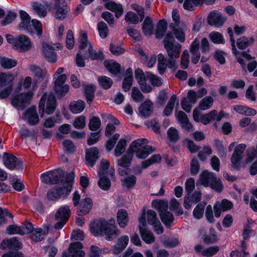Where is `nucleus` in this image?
<instances>
[{
    "label": "nucleus",
    "instance_id": "obj_1",
    "mask_svg": "<svg viewBox=\"0 0 257 257\" xmlns=\"http://www.w3.org/2000/svg\"><path fill=\"white\" fill-rule=\"evenodd\" d=\"M74 180L73 174H69L59 184L58 187L49 190L47 198L50 201H56L61 198L66 197L71 191Z\"/></svg>",
    "mask_w": 257,
    "mask_h": 257
},
{
    "label": "nucleus",
    "instance_id": "obj_2",
    "mask_svg": "<svg viewBox=\"0 0 257 257\" xmlns=\"http://www.w3.org/2000/svg\"><path fill=\"white\" fill-rule=\"evenodd\" d=\"M112 222L111 219H99L90 224L89 229L94 236H104L106 240L111 238Z\"/></svg>",
    "mask_w": 257,
    "mask_h": 257
},
{
    "label": "nucleus",
    "instance_id": "obj_3",
    "mask_svg": "<svg viewBox=\"0 0 257 257\" xmlns=\"http://www.w3.org/2000/svg\"><path fill=\"white\" fill-rule=\"evenodd\" d=\"M199 180L205 187H210L217 193H221L223 189V185L220 179H217L214 173L204 170L200 174Z\"/></svg>",
    "mask_w": 257,
    "mask_h": 257
},
{
    "label": "nucleus",
    "instance_id": "obj_4",
    "mask_svg": "<svg viewBox=\"0 0 257 257\" xmlns=\"http://www.w3.org/2000/svg\"><path fill=\"white\" fill-rule=\"evenodd\" d=\"M78 41L80 43V47L82 50H85L88 58L92 60H102L104 58V55L101 52H96L93 50L92 44L88 39L86 31L84 30L80 31Z\"/></svg>",
    "mask_w": 257,
    "mask_h": 257
},
{
    "label": "nucleus",
    "instance_id": "obj_5",
    "mask_svg": "<svg viewBox=\"0 0 257 257\" xmlns=\"http://www.w3.org/2000/svg\"><path fill=\"white\" fill-rule=\"evenodd\" d=\"M32 79L30 76H27L24 78L22 82V86L24 89L28 90L31 88V90L26 93H22L15 96L12 100L13 105L17 107H21L25 105L29 102L33 95Z\"/></svg>",
    "mask_w": 257,
    "mask_h": 257
},
{
    "label": "nucleus",
    "instance_id": "obj_6",
    "mask_svg": "<svg viewBox=\"0 0 257 257\" xmlns=\"http://www.w3.org/2000/svg\"><path fill=\"white\" fill-rule=\"evenodd\" d=\"M146 139H141L134 141L130 145V151H132L133 155L136 154L139 159H144L154 152L151 146L146 145Z\"/></svg>",
    "mask_w": 257,
    "mask_h": 257
},
{
    "label": "nucleus",
    "instance_id": "obj_7",
    "mask_svg": "<svg viewBox=\"0 0 257 257\" xmlns=\"http://www.w3.org/2000/svg\"><path fill=\"white\" fill-rule=\"evenodd\" d=\"M164 47L169 58H178L181 51L182 45L175 42L173 34L168 32L163 40Z\"/></svg>",
    "mask_w": 257,
    "mask_h": 257
},
{
    "label": "nucleus",
    "instance_id": "obj_8",
    "mask_svg": "<svg viewBox=\"0 0 257 257\" xmlns=\"http://www.w3.org/2000/svg\"><path fill=\"white\" fill-rule=\"evenodd\" d=\"M39 112L41 117L43 116L45 108L46 113L52 114L56 108V100L53 94L44 93L40 99Z\"/></svg>",
    "mask_w": 257,
    "mask_h": 257
},
{
    "label": "nucleus",
    "instance_id": "obj_9",
    "mask_svg": "<svg viewBox=\"0 0 257 257\" xmlns=\"http://www.w3.org/2000/svg\"><path fill=\"white\" fill-rule=\"evenodd\" d=\"M70 209L67 205L61 206L55 214V219L57 221L54 225L56 229H62L69 219L70 214Z\"/></svg>",
    "mask_w": 257,
    "mask_h": 257
},
{
    "label": "nucleus",
    "instance_id": "obj_10",
    "mask_svg": "<svg viewBox=\"0 0 257 257\" xmlns=\"http://www.w3.org/2000/svg\"><path fill=\"white\" fill-rule=\"evenodd\" d=\"M245 148L246 145L245 144H240L237 145L234 149L230 160L232 168L236 170H239L240 168L243 158V152Z\"/></svg>",
    "mask_w": 257,
    "mask_h": 257
},
{
    "label": "nucleus",
    "instance_id": "obj_11",
    "mask_svg": "<svg viewBox=\"0 0 257 257\" xmlns=\"http://www.w3.org/2000/svg\"><path fill=\"white\" fill-rule=\"evenodd\" d=\"M19 16L20 22L17 29L29 34H32L33 32L31 27L32 21L30 15L25 11L20 10Z\"/></svg>",
    "mask_w": 257,
    "mask_h": 257
},
{
    "label": "nucleus",
    "instance_id": "obj_12",
    "mask_svg": "<svg viewBox=\"0 0 257 257\" xmlns=\"http://www.w3.org/2000/svg\"><path fill=\"white\" fill-rule=\"evenodd\" d=\"M29 70L35 78L33 83L32 89L33 91H35L38 88V84L44 79L46 75V71L45 69H43L34 64L29 65Z\"/></svg>",
    "mask_w": 257,
    "mask_h": 257
},
{
    "label": "nucleus",
    "instance_id": "obj_13",
    "mask_svg": "<svg viewBox=\"0 0 257 257\" xmlns=\"http://www.w3.org/2000/svg\"><path fill=\"white\" fill-rule=\"evenodd\" d=\"M33 47V43L31 39L25 35L17 36V42L15 45V49L20 52H26L30 50Z\"/></svg>",
    "mask_w": 257,
    "mask_h": 257
},
{
    "label": "nucleus",
    "instance_id": "obj_14",
    "mask_svg": "<svg viewBox=\"0 0 257 257\" xmlns=\"http://www.w3.org/2000/svg\"><path fill=\"white\" fill-rule=\"evenodd\" d=\"M56 10L55 17L59 19H64L69 12V8L65 0H53Z\"/></svg>",
    "mask_w": 257,
    "mask_h": 257
},
{
    "label": "nucleus",
    "instance_id": "obj_15",
    "mask_svg": "<svg viewBox=\"0 0 257 257\" xmlns=\"http://www.w3.org/2000/svg\"><path fill=\"white\" fill-rule=\"evenodd\" d=\"M55 90L59 95H65L69 90V86L68 84H65V82L67 79L65 74H62L55 78Z\"/></svg>",
    "mask_w": 257,
    "mask_h": 257
},
{
    "label": "nucleus",
    "instance_id": "obj_16",
    "mask_svg": "<svg viewBox=\"0 0 257 257\" xmlns=\"http://www.w3.org/2000/svg\"><path fill=\"white\" fill-rule=\"evenodd\" d=\"M42 55L49 62H55L57 59L56 54L54 50L52 45L48 43L42 44L41 50Z\"/></svg>",
    "mask_w": 257,
    "mask_h": 257
},
{
    "label": "nucleus",
    "instance_id": "obj_17",
    "mask_svg": "<svg viewBox=\"0 0 257 257\" xmlns=\"http://www.w3.org/2000/svg\"><path fill=\"white\" fill-rule=\"evenodd\" d=\"M139 115L144 118L150 117L154 111L153 104L149 99H147L138 108Z\"/></svg>",
    "mask_w": 257,
    "mask_h": 257
},
{
    "label": "nucleus",
    "instance_id": "obj_18",
    "mask_svg": "<svg viewBox=\"0 0 257 257\" xmlns=\"http://www.w3.org/2000/svg\"><path fill=\"white\" fill-rule=\"evenodd\" d=\"M194 249L197 253H201L202 255L206 257H211L216 254L220 249L219 246L214 245L203 249V246L200 244H196Z\"/></svg>",
    "mask_w": 257,
    "mask_h": 257
},
{
    "label": "nucleus",
    "instance_id": "obj_19",
    "mask_svg": "<svg viewBox=\"0 0 257 257\" xmlns=\"http://www.w3.org/2000/svg\"><path fill=\"white\" fill-rule=\"evenodd\" d=\"M216 0H185L183 8L185 10L193 11L194 10V6L198 7L205 4L207 6L213 5Z\"/></svg>",
    "mask_w": 257,
    "mask_h": 257
},
{
    "label": "nucleus",
    "instance_id": "obj_20",
    "mask_svg": "<svg viewBox=\"0 0 257 257\" xmlns=\"http://www.w3.org/2000/svg\"><path fill=\"white\" fill-rule=\"evenodd\" d=\"M98 150L96 147H91L86 150V163L89 167H93L98 160Z\"/></svg>",
    "mask_w": 257,
    "mask_h": 257
},
{
    "label": "nucleus",
    "instance_id": "obj_21",
    "mask_svg": "<svg viewBox=\"0 0 257 257\" xmlns=\"http://www.w3.org/2000/svg\"><path fill=\"white\" fill-rule=\"evenodd\" d=\"M124 79L122 83V89L125 92L130 90L134 82L133 71L131 67H128L125 71Z\"/></svg>",
    "mask_w": 257,
    "mask_h": 257
},
{
    "label": "nucleus",
    "instance_id": "obj_22",
    "mask_svg": "<svg viewBox=\"0 0 257 257\" xmlns=\"http://www.w3.org/2000/svg\"><path fill=\"white\" fill-rule=\"evenodd\" d=\"M41 179L46 184H57L60 180V175L58 171L48 172L41 175Z\"/></svg>",
    "mask_w": 257,
    "mask_h": 257
},
{
    "label": "nucleus",
    "instance_id": "obj_23",
    "mask_svg": "<svg viewBox=\"0 0 257 257\" xmlns=\"http://www.w3.org/2000/svg\"><path fill=\"white\" fill-rule=\"evenodd\" d=\"M176 117L178 120L181 123L182 128L188 132H192L193 130V126L189 121L187 114L183 111L179 110Z\"/></svg>",
    "mask_w": 257,
    "mask_h": 257
},
{
    "label": "nucleus",
    "instance_id": "obj_24",
    "mask_svg": "<svg viewBox=\"0 0 257 257\" xmlns=\"http://www.w3.org/2000/svg\"><path fill=\"white\" fill-rule=\"evenodd\" d=\"M23 118L30 125L37 124L39 122V119L36 111V106L30 107L25 113Z\"/></svg>",
    "mask_w": 257,
    "mask_h": 257
},
{
    "label": "nucleus",
    "instance_id": "obj_25",
    "mask_svg": "<svg viewBox=\"0 0 257 257\" xmlns=\"http://www.w3.org/2000/svg\"><path fill=\"white\" fill-rule=\"evenodd\" d=\"M82 244L80 242L72 243L70 244L67 252L72 257H84L85 253L82 250Z\"/></svg>",
    "mask_w": 257,
    "mask_h": 257
},
{
    "label": "nucleus",
    "instance_id": "obj_26",
    "mask_svg": "<svg viewBox=\"0 0 257 257\" xmlns=\"http://www.w3.org/2000/svg\"><path fill=\"white\" fill-rule=\"evenodd\" d=\"M225 21L219 12H211L207 17V22L210 25L221 26L223 25Z\"/></svg>",
    "mask_w": 257,
    "mask_h": 257
},
{
    "label": "nucleus",
    "instance_id": "obj_27",
    "mask_svg": "<svg viewBox=\"0 0 257 257\" xmlns=\"http://www.w3.org/2000/svg\"><path fill=\"white\" fill-rule=\"evenodd\" d=\"M92 207V201L90 198L82 200L77 206V212L79 216L88 213Z\"/></svg>",
    "mask_w": 257,
    "mask_h": 257
},
{
    "label": "nucleus",
    "instance_id": "obj_28",
    "mask_svg": "<svg viewBox=\"0 0 257 257\" xmlns=\"http://www.w3.org/2000/svg\"><path fill=\"white\" fill-rule=\"evenodd\" d=\"M3 160L5 166L8 168L10 169H20L18 163H17V159L13 155L5 153L3 155Z\"/></svg>",
    "mask_w": 257,
    "mask_h": 257
},
{
    "label": "nucleus",
    "instance_id": "obj_29",
    "mask_svg": "<svg viewBox=\"0 0 257 257\" xmlns=\"http://www.w3.org/2000/svg\"><path fill=\"white\" fill-rule=\"evenodd\" d=\"M133 156V153L132 151H130L129 147L127 152L118 160V165L127 170H130V167L131 166Z\"/></svg>",
    "mask_w": 257,
    "mask_h": 257
},
{
    "label": "nucleus",
    "instance_id": "obj_30",
    "mask_svg": "<svg viewBox=\"0 0 257 257\" xmlns=\"http://www.w3.org/2000/svg\"><path fill=\"white\" fill-rule=\"evenodd\" d=\"M129 241L127 235H122L118 239L117 243L113 246V254H118L126 247Z\"/></svg>",
    "mask_w": 257,
    "mask_h": 257
},
{
    "label": "nucleus",
    "instance_id": "obj_31",
    "mask_svg": "<svg viewBox=\"0 0 257 257\" xmlns=\"http://www.w3.org/2000/svg\"><path fill=\"white\" fill-rule=\"evenodd\" d=\"M117 222L119 227L125 228L129 221L128 213L124 209H120L117 213Z\"/></svg>",
    "mask_w": 257,
    "mask_h": 257
},
{
    "label": "nucleus",
    "instance_id": "obj_32",
    "mask_svg": "<svg viewBox=\"0 0 257 257\" xmlns=\"http://www.w3.org/2000/svg\"><path fill=\"white\" fill-rule=\"evenodd\" d=\"M22 246L21 242L16 237L4 240L1 244V246L3 249L10 248L18 249L21 248Z\"/></svg>",
    "mask_w": 257,
    "mask_h": 257
},
{
    "label": "nucleus",
    "instance_id": "obj_33",
    "mask_svg": "<svg viewBox=\"0 0 257 257\" xmlns=\"http://www.w3.org/2000/svg\"><path fill=\"white\" fill-rule=\"evenodd\" d=\"M139 231L142 239L146 243L151 244L155 241V237L151 231L141 226H139Z\"/></svg>",
    "mask_w": 257,
    "mask_h": 257
},
{
    "label": "nucleus",
    "instance_id": "obj_34",
    "mask_svg": "<svg viewBox=\"0 0 257 257\" xmlns=\"http://www.w3.org/2000/svg\"><path fill=\"white\" fill-rule=\"evenodd\" d=\"M154 25L152 19L149 16H147L143 23L142 31L146 36H151L153 34Z\"/></svg>",
    "mask_w": 257,
    "mask_h": 257
},
{
    "label": "nucleus",
    "instance_id": "obj_35",
    "mask_svg": "<svg viewBox=\"0 0 257 257\" xmlns=\"http://www.w3.org/2000/svg\"><path fill=\"white\" fill-rule=\"evenodd\" d=\"M168 24L167 21L162 19L159 21L157 25V30L155 36L157 39H161L165 35L167 30Z\"/></svg>",
    "mask_w": 257,
    "mask_h": 257
},
{
    "label": "nucleus",
    "instance_id": "obj_36",
    "mask_svg": "<svg viewBox=\"0 0 257 257\" xmlns=\"http://www.w3.org/2000/svg\"><path fill=\"white\" fill-rule=\"evenodd\" d=\"M254 41V39L252 37L248 38L246 36H242L237 39L236 45L239 49L243 50L253 44Z\"/></svg>",
    "mask_w": 257,
    "mask_h": 257
},
{
    "label": "nucleus",
    "instance_id": "obj_37",
    "mask_svg": "<svg viewBox=\"0 0 257 257\" xmlns=\"http://www.w3.org/2000/svg\"><path fill=\"white\" fill-rule=\"evenodd\" d=\"M159 215L162 222L167 228H169L174 220L173 214L171 212L167 211L160 213Z\"/></svg>",
    "mask_w": 257,
    "mask_h": 257
},
{
    "label": "nucleus",
    "instance_id": "obj_38",
    "mask_svg": "<svg viewBox=\"0 0 257 257\" xmlns=\"http://www.w3.org/2000/svg\"><path fill=\"white\" fill-rule=\"evenodd\" d=\"M152 205L158 210L159 214L168 211V203L166 200L155 199L152 201Z\"/></svg>",
    "mask_w": 257,
    "mask_h": 257
},
{
    "label": "nucleus",
    "instance_id": "obj_39",
    "mask_svg": "<svg viewBox=\"0 0 257 257\" xmlns=\"http://www.w3.org/2000/svg\"><path fill=\"white\" fill-rule=\"evenodd\" d=\"M85 108V103L82 100H78L70 103L69 108L71 111L74 114L81 112Z\"/></svg>",
    "mask_w": 257,
    "mask_h": 257
},
{
    "label": "nucleus",
    "instance_id": "obj_40",
    "mask_svg": "<svg viewBox=\"0 0 257 257\" xmlns=\"http://www.w3.org/2000/svg\"><path fill=\"white\" fill-rule=\"evenodd\" d=\"M98 185L103 190H108L111 187V181L106 175L98 174Z\"/></svg>",
    "mask_w": 257,
    "mask_h": 257
},
{
    "label": "nucleus",
    "instance_id": "obj_41",
    "mask_svg": "<svg viewBox=\"0 0 257 257\" xmlns=\"http://www.w3.org/2000/svg\"><path fill=\"white\" fill-rule=\"evenodd\" d=\"M0 64L4 68L10 69L17 65V61L8 57H0Z\"/></svg>",
    "mask_w": 257,
    "mask_h": 257
},
{
    "label": "nucleus",
    "instance_id": "obj_42",
    "mask_svg": "<svg viewBox=\"0 0 257 257\" xmlns=\"http://www.w3.org/2000/svg\"><path fill=\"white\" fill-rule=\"evenodd\" d=\"M213 104V99L211 96L203 98L199 102L198 107L201 110L209 109Z\"/></svg>",
    "mask_w": 257,
    "mask_h": 257
},
{
    "label": "nucleus",
    "instance_id": "obj_43",
    "mask_svg": "<svg viewBox=\"0 0 257 257\" xmlns=\"http://www.w3.org/2000/svg\"><path fill=\"white\" fill-rule=\"evenodd\" d=\"M126 144L127 141L125 139L121 138L118 141L114 151L116 157L120 156L124 152Z\"/></svg>",
    "mask_w": 257,
    "mask_h": 257
},
{
    "label": "nucleus",
    "instance_id": "obj_44",
    "mask_svg": "<svg viewBox=\"0 0 257 257\" xmlns=\"http://www.w3.org/2000/svg\"><path fill=\"white\" fill-rule=\"evenodd\" d=\"M14 79V76L11 73H0V87L11 84Z\"/></svg>",
    "mask_w": 257,
    "mask_h": 257
},
{
    "label": "nucleus",
    "instance_id": "obj_45",
    "mask_svg": "<svg viewBox=\"0 0 257 257\" xmlns=\"http://www.w3.org/2000/svg\"><path fill=\"white\" fill-rule=\"evenodd\" d=\"M216 115V110H213L208 113L200 115V121L204 125L208 124L211 121L214 120Z\"/></svg>",
    "mask_w": 257,
    "mask_h": 257
},
{
    "label": "nucleus",
    "instance_id": "obj_46",
    "mask_svg": "<svg viewBox=\"0 0 257 257\" xmlns=\"http://www.w3.org/2000/svg\"><path fill=\"white\" fill-rule=\"evenodd\" d=\"M167 137L171 142H177L179 140V134L178 130L174 127H170L167 131Z\"/></svg>",
    "mask_w": 257,
    "mask_h": 257
},
{
    "label": "nucleus",
    "instance_id": "obj_47",
    "mask_svg": "<svg viewBox=\"0 0 257 257\" xmlns=\"http://www.w3.org/2000/svg\"><path fill=\"white\" fill-rule=\"evenodd\" d=\"M120 180L123 186L126 187L127 188H132L136 185L137 178L135 176L131 175Z\"/></svg>",
    "mask_w": 257,
    "mask_h": 257
},
{
    "label": "nucleus",
    "instance_id": "obj_48",
    "mask_svg": "<svg viewBox=\"0 0 257 257\" xmlns=\"http://www.w3.org/2000/svg\"><path fill=\"white\" fill-rule=\"evenodd\" d=\"M61 122L60 116L57 115L55 117H49L46 118L43 122V125L45 127L51 128L55 126L56 123H60Z\"/></svg>",
    "mask_w": 257,
    "mask_h": 257
},
{
    "label": "nucleus",
    "instance_id": "obj_49",
    "mask_svg": "<svg viewBox=\"0 0 257 257\" xmlns=\"http://www.w3.org/2000/svg\"><path fill=\"white\" fill-rule=\"evenodd\" d=\"M48 231L43 230L41 228H36L33 232L32 238L35 241H40L43 239Z\"/></svg>",
    "mask_w": 257,
    "mask_h": 257
},
{
    "label": "nucleus",
    "instance_id": "obj_50",
    "mask_svg": "<svg viewBox=\"0 0 257 257\" xmlns=\"http://www.w3.org/2000/svg\"><path fill=\"white\" fill-rule=\"evenodd\" d=\"M209 38L214 44H224L225 40L223 35L218 32H213L209 34Z\"/></svg>",
    "mask_w": 257,
    "mask_h": 257
},
{
    "label": "nucleus",
    "instance_id": "obj_51",
    "mask_svg": "<svg viewBox=\"0 0 257 257\" xmlns=\"http://www.w3.org/2000/svg\"><path fill=\"white\" fill-rule=\"evenodd\" d=\"M125 69L122 67L119 63L113 60V76H118L120 79L124 75Z\"/></svg>",
    "mask_w": 257,
    "mask_h": 257
},
{
    "label": "nucleus",
    "instance_id": "obj_52",
    "mask_svg": "<svg viewBox=\"0 0 257 257\" xmlns=\"http://www.w3.org/2000/svg\"><path fill=\"white\" fill-rule=\"evenodd\" d=\"M33 8L35 12L40 18H44L46 16L47 12L45 7L38 3H35L33 5Z\"/></svg>",
    "mask_w": 257,
    "mask_h": 257
},
{
    "label": "nucleus",
    "instance_id": "obj_53",
    "mask_svg": "<svg viewBox=\"0 0 257 257\" xmlns=\"http://www.w3.org/2000/svg\"><path fill=\"white\" fill-rule=\"evenodd\" d=\"M83 56L86 57L87 55L85 52V50H82L81 48L79 47V51L76 55L75 59L76 65L78 67H83L85 66V62Z\"/></svg>",
    "mask_w": 257,
    "mask_h": 257
},
{
    "label": "nucleus",
    "instance_id": "obj_54",
    "mask_svg": "<svg viewBox=\"0 0 257 257\" xmlns=\"http://www.w3.org/2000/svg\"><path fill=\"white\" fill-rule=\"evenodd\" d=\"M131 96L133 100L136 102H141L143 101L144 98L143 94L137 87H134L132 88Z\"/></svg>",
    "mask_w": 257,
    "mask_h": 257
},
{
    "label": "nucleus",
    "instance_id": "obj_55",
    "mask_svg": "<svg viewBox=\"0 0 257 257\" xmlns=\"http://www.w3.org/2000/svg\"><path fill=\"white\" fill-rule=\"evenodd\" d=\"M94 91L95 86L94 85H88L85 87V93L88 103H90L93 99Z\"/></svg>",
    "mask_w": 257,
    "mask_h": 257
},
{
    "label": "nucleus",
    "instance_id": "obj_56",
    "mask_svg": "<svg viewBox=\"0 0 257 257\" xmlns=\"http://www.w3.org/2000/svg\"><path fill=\"white\" fill-rule=\"evenodd\" d=\"M125 20L131 24H137L139 21V18L134 12L129 11L125 16Z\"/></svg>",
    "mask_w": 257,
    "mask_h": 257
},
{
    "label": "nucleus",
    "instance_id": "obj_57",
    "mask_svg": "<svg viewBox=\"0 0 257 257\" xmlns=\"http://www.w3.org/2000/svg\"><path fill=\"white\" fill-rule=\"evenodd\" d=\"M189 54L187 50L183 51L181 58V67L183 69H186L189 64Z\"/></svg>",
    "mask_w": 257,
    "mask_h": 257
},
{
    "label": "nucleus",
    "instance_id": "obj_58",
    "mask_svg": "<svg viewBox=\"0 0 257 257\" xmlns=\"http://www.w3.org/2000/svg\"><path fill=\"white\" fill-rule=\"evenodd\" d=\"M204 206L199 204L196 206L193 211V215L195 218L200 219L204 214Z\"/></svg>",
    "mask_w": 257,
    "mask_h": 257
},
{
    "label": "nucleus",
    "instance_id": "obj_59",
    "mask_svg": "<svg viewBox=\"0 0 257 257\" xmlns=\"http://www.w3.org/2000/svg\"><path fill=\"white\" fill-rule=\"evenodd\" d=\"M98 81L99 85L104 89L109 88L112 84L111 79L105 76L99 77Z\"/></svg>",
    "mask_w": 257,
    "mask_h": 257
},
{
    "label": "nucleus",
    "instance_id": "obj_60",
    "mask_svg": "<svg viewBox=\"0 0 257 257\" xmlns=\"http://www.w3.org/2000/svg\"><path fill=\"white\" fill-rule=\"evenodd\" d=\"M214 146L217 150L219 155H223L226 153V149L222 141L217 139H215L214 140Z\"/></svg>",
    "mask_w": 257,
    "mask_h": 257
},
{
    "label": "nucleus",
    "instance_id": "obj_61",
    "mask_svg": "<svg viewBox=\"0 0 257 257\" xmlns=\"http://www.w3.org/2000/svg\"><path fill=\"white\" fill-rule=\"evenodd\" d=\"M66 44L67 48L69 49H72L74 45V34L71 30H69L67 32Z\"/></svg>",
    "mask_w": 257,
    "mask_h": 257
},
{
    "label": "nucleus",
    "instance_id": "obj_62",
    "mask_svg": "<svg viewBox=\"0 0 257 257\" xmlns=\"http://www.w3.org/2000/svg\"><path fill=\"white\" fill-rule=\"evenodd\" d=\"M11 182L14 189L18 191H21L24 188V185L20 179L15 177H11Z\"/></svg>",
    "mask_w": 257,
    "mask_h": 257
},
{
    "label": "nucleus",
    "instance_id": "obj_63",
    "mask_svg": "<svg viewBox=\"0 0 257 257\" xmlns=\"http://www.w3.org/2000/svg\"><path fill=\"white\" fill-rule=\"evenodd\" d=\"M202 239L206 244H213L217 241V235L215 233L211 234L210 235L204 234Z\"/></svg>",
    "mask_w": 257,
    "mask_h": 257
},
{
    "label": "nucleus",
    "instance_id": "obj_64",
    "mask_svg": "<svg viewBox=\"0 0 257 257\" xmlns=\"http://www.w3.org/2000/svg\"><path fill=\"white\" fill-rule=\"evenodd\" d=\"M85 124V117L82 115L76 118L73 123V126L77 129L83 128Z\"/></svg>",
    "mask_w": 257,
    "mask_h": 257
}]
</instances>
